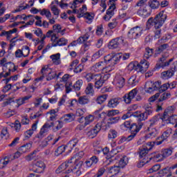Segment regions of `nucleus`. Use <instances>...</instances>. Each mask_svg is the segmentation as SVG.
<instances>
[{
  "instance_id": "1",
  "label": "nucleus",
  "mask_w": 177,
  "mask_h": 177,
  "mask_svg": "<svg viewBox=\"0 0 177 177\" xmlns=\"http://www.w3.org/2000/svg\"><path fill=\"white\" fill-rule=\"evenodd\" d=\"M167 20V15L164 14V11L160 12L155 17H150L147 21V26H154V39H160L161 38V27Z\"/></svg>"
},
{
  "instance_id": "2",
  "label": "nucleus",
  "mask_w": 177,
  "mask_h": 177,
  "mask_svg": "<svg viewBox=\"0 0 177 177\" xmlns=\"http://www.w3.org/2000/svg\"><path fill=\"white\" fill-rule=\"evenodd\" d=\"M153 108L151 106H148L145 107V111L144 112L136 111L132 113L133 117H136L140 120L139 122L142 121H146L149 118V115H151L153 113Z\"/></svg>"
},
{
  "instance_id": "3",
  "label": "nucleus",
  "mask_w": 177,
  "mask_h": 177,
  "mask_svg": "<svg viewBox=\"0 0 177 177\" xmlns=\"http://www.w3.org/2000/svg\"><path fill=\"white\" fill-rule=\"evenodd\" d=\"M52 127H55V122H52L49 123V122H46L40 129L39 133L36 135L35 139H38L39 142H41L48 135V132H49V129Z\"/></svg>"
},
{
  "instance_id": "4",
  "label": "nucleus",
  "mask_w": 177,
  "mask_h": 177,
  "mask_svg": "<svg viewBox=\"0 0 177 177\" xmlns=\"http://www.w3.org/2000/svg\"><path fill=\"white\" fill-rule=\"evenodd\" d=\"M77 143H78V139L74 138L73 140L70 141L68 145L66 146L61 145L58 147L55 151V156H56V157H59L60 154H63V153L66 151V149H67L68 147H70V149H73V147H75V146L77 145Z\"/></svg>"
},
{
  "instance_id": "5",
  "label": "nucleus",
  "mask_w": 177,
  "mask_h": 177,
  "mask_svg": "<svg viewBox=\"0 0 177 177\" xmlns=\"http://www.w3.org/2000/svg\"><path fill=\"white\" fill-rule=\"evenodd\" d=\"M143 127V122L132 123L131 127V135L127 137V142H131L138 135L139 131Z\"/></svg>"
},
{
  "instance_id": "6",
  "label": "nucleus",
  "mask_w": 177,
  "mask_h": 177,
  "mask_svg": "<svg viewBox=\"0 0 177 177\" xmlns=\"http://www.w3.org/2000/svg\"><path fill=\"white\" fill-rule=\"evenodd\" d=\"M142 34H143V28L140 26H136L128 32V38L129 39H138L142 37Z\"/></svg>"
},
{
  "instance_id": "7",
  "label": "nucleus",
  "mask_w": 177,
  "mask_h": 177,
  "mask_svg": "<svg viewBox=\"0 0 177 177\" xmlns=\"http://www.w3.org/2000/svg\"><path fill=\"white\" fill-rule=\"evenodd\" d=\"M172 133V129H169L163 132L161 137H158L156 140L153 142V145L156 146H160V145H162V142L167 140L171 134Z\"/></svg>"
},
{
  "instance_id": "8",
  "label": "nucleus",
  "mask_w": 177,
  "mask_h": 177,
  "mask_svg": "<svg viewBox=\"0 0 177 177\" xmlns=\"http://www.w3.org/2000/svg\"><path fill=\"white\" fill-rule=\"evenodd\" d=\"M51 41H53V46H66L68 44V41L66 38L62 37L59 39L56 35L52 37Z\"/></svg>"
},
{
  "instance_id": "9",
  "label": "nucleus",
  "mask_w": 177,
  "mask_h": 177,
  "mask_svg": "<svg viewBox=\"0 0 177 177\" xmlns=\"http://www.w3.org/2000/svg\"><path fill=\"white\" fill-rule=\"evenodd\" d=\"M175 111V106H168L164 111L163 114H161L162 121L165 122V121H168L169 118L174 115V112Z\"/></svg>"
},
{
  "instance_id": "10",
  "label": "nucleus",
  "mask_w": 177,
  "mask_h": 177,
  "mask_svg": "<svg viewBox=\"0 0 177 177\" xmlns=\"http://www.w3.org/2000/svg\"><path fill=\"white\" fill-rule=\"evenodd\" d=\"M97 76H99V79L95 82V88L99 89V88H102V86H103V84L110 78V74H97Z\"/></svg>"
},
{
  "instance_id": "11",
  "label": "nucleus",
  "mask_w": 177,
  "mask_h": 177,
  "mask_svg": "<svg viewBox=\"0 0 177 177\" xmlns=\"http://www.w3.org/2000/svg\"><path fill=\"white\" fill-rule=\"evenodd\" d=\"M46 168V165H45V163L42 160H38L33 165V171L37 174H42Z\"/></svg>"
},
{
  "instance_id": "12",
  "label": "nucleus",
  "mask_w": 177,
  "mask_h": 177,
  "mask_svg": "<svg viewBox=\"0 0 177 177\" xmlns=\"http://www.w3.org/2000/svg\"><path fill=\"white\" fill-rule=\"evenodd\" d=\"M124 43V39L122 37H117L111 40L109 44V49H117L120 48L121 44Z\"/></svg>"
},
{
  "instance_id": "13",
  "label": "nucleus",
  "mask_w": 177,
  "mask_h": 177,
  "mask_svg": "<svg viewBox=\"0 0 177 177\" xmlns=\"http://www.w3.org/2000/svg\"><path fill=\"white\" fill-rule=\"evenodd\" d=\"M176 71V66H174L170 68L167 71H165L161 73L160 77L162 80H169V78H172L173 75H175V72Z\"/></svg>"
},
{
  "instance_id": "14",
  "label": "nucleus",
  "mask_w": 177,
  "mask_h": 177,
  "mask_svg": "<svg viewBox=\"0 0 177 177\" xmlns=\"http://www.w3.org/2000/svg\"><path fill=\"white\" fill-rule=\"evenodd\" d=\"M136 95H138V89L134 88L131 90L129 93L123 96L124 102L127 103V104H129V103L132 102V99H134Z\"/></svg>"
},
{
  "instance_id": "15",
  "label": "nucleus",
  "mask_w": 177,
  "mask_h": 177,
  "mask_svg": "<svg viewBox=\"0 0 177 177\" xmlns=\"http://www.w3.org/2000/svg\"><path fill=\"white\" fill-rule=\"evenodd\" d=\"M89 39V35L86 33L84 35L79 37L77 40L78 44H84V51L86 52L89 48V43H86V41Z\"/></svg>"
},
{
  "instance_id": "16",
  "label": "nucleus",
  "mask_w": 177,
  "mask_h": 177,
  "mask_svg": "<svg viewBox=\"0 0 177 177\" xmlns=\"http://www.w3.org/2000/svg\"><path fill=\"white\" fill-rule=\"evenodd\" d=\"M164 67H168V63L167 62V57L162 55L157 62L155 68L158 70L159 68H164Z\"/></svg>"
},
{
  "instance_id": "17",
  "label": "nucleus",
  "mask_w": 177,
  "mask_h": 177,
  "mask_svg": "<svg viewBox=\"0 0 177 177\" xmlns=\"http://www.w3.org/2000/svg\"><path fill=\"white\" fill-rule=\"evenodd\" d=\"M137 14L143 19H146V17H149L151 15V10H148L147 7H145L144 8H140L137 11Z\"/></svg>"
},
{
  "instance_id": "18",
  "label": "nucleus",
  "mask_w": 177,
  "mask_h": 177,
  "mask_svg": "<svg viewBox=\"0 0 177 177\" xmlns=\"http://www.w3.org/2000/svg\"><path fill=\"white\" fill-rule=\"evenodd\" d=\"M121 102V98L120 97H114L111 98L107 104V107H109V109H115L117 106L120 104Z\"/></svg>"
},
{
  "instance_id": "19",
  "label": "nucleus",
  "mask_w": 177,
  "mask_h": 177,
  "mask_svg": "<svg viewBox=\"0 0 177 177\" xmlns=\"http://www.w3.org/2000/svg\"><path fill=\"white\" fill-rule=\"evenodd\" d=\"M50 71V68H49V66H48V65L44 66L41 70V74H42V75L40 77L36 78L35 81H36L37 82L42 81V80L45 78V75H48V74Z\"/></svg>"
},
{
  "instance_id": "20",
  "label": "nucleus",
  "mask_w": 177,
  "mask_h": 177,
  "mask_svg": "<svg viewBox=\"0 0 177 177\" xmlns=\"http://www.w3.org/2000/svg\"><path fill=\"white\" fill-rule=\"evenodd\" d=\"M38 122H39V120H36L35 123L32 124L31 129L25 132L24 135L26 138H28V139L29 138H31V136H32L34 131H37V126L38 125Z\"/></svg>"
},
{
  "instance_id": "21",
  "label": "nucleus",
  "mask_w": 177,
  "mask_h": 177,
  "mask_svg": "<svg viewBox=\"0 0 177 177\" xmlns=\"http://www.w3.org/2000/svg\"><path fill=\"white\" fill-rule=\"evenodd\" d=\"M114 82L118 88H123L125 85V79L120 75L115 76Z\"/></svg>"
},
{
  "instance_id": "22",
  "label": "nucleus",
  "mask_w": 177,
  "mask_h": 177,
  "mask_svg": "<svg viewBox=\"0 0 177 177\" xmlns=\"http://www.w3.org/2000/svg\"><path fill=\"white\" fill-rule=\"evenodd\" d=\"M169 48V44L162 43L158 46V48L155 50V55H161V53L165 52Z\"/></svg>"
},
{
  "instance_id": "23",
  "label": "nucleus",
  "mask_w": 177,
  "mask_h": 177,
  "mask_svg": "<svg viewBox=\"0 0 177 177\" xmlns=\"http://www.w3.org/2000/svg\"><path fill=\"white\" fill-rule=\"evenodd\" d=\"M140 160H143V158H147V161H150V155L149 154V149H142L139 151Z\"/></svg>"
},
{
  "instance_id": "24",
  "label": "nucleus",
  "mask_w": 177,
  "mask_h": 177,
  "mask_svg": "<svg viewBox=\"0 0 177 177\" xmlns=\"http://www.w3.org/2000/svg\"><path fill=\"white\" fill-rule=\"evenodd\" d=\"M160 120H162V117L161 116V113H158L153 116L151 120H149V127L151 128L154 127L160 121Z\"/></svg>"
},
{
  "instance_id": "25",
  "label": "nucleus",
  "mask_w": 177,
  "mask_h": 177,
  "mask_svg": "<svg viewBox=\"0 0 177 177\" xmlns=\"http://www.w3.org/2000/svg\"><path fill=\"white\" fill-rule=\"evenodd\" d=\"M85 78L88 82L93 81L95 83L98 81L99 76H97V74L88 73L86 75Z\"/></svg>"
},
{
  "instance_id": "26",
  "label": "nucleus",
  "mask_w": 177,
  "mask_h": 177,
  "mask_svg": "<svg viewBox=\"0 0 177 177\" xmlns=\"http://www.w3.org/2000/svg\"><path fill=\"white\" fill-rule=\"evenodd\" d=\"M74 120H75V115L73 113L64 115V122H66V124L73 122Z\"/></svg>"
},
{
  "instance_id": "27",
  "label": "nucleus",
  "mask_w": 177,
  "mask_h": 177,
  "mask_svg": "<svg viewBox=\"0 0 177 177\" xmlns=\"http://www.w3.org/2000/svg\"><path fill=\"white\" fill-rule=\"evenodd\" d=\"M32 146V142L26 143V145H22L19 149L21 154H23L24 153H27V151H28V150L31 149Z\"/></svg>"
},
{
  "instance_id": "28",
  "label": "nucleus",
  "mask_w": 177,
  "mask_h": 177,
  "mask_svg": "<svg viewBox=\"0 0 177 177\" xmlns=\"http://www.w3.org/2000/svg\"><path fill=\"white\" fill-rule=\"evenodd\" d=\"M153 160V161H162L164 158H162V153H151V157H149V161Z\"/></svg>"
},
{
  "instance_id": "29",
  "label": "nucleus",
  "mask_w": 177,
  "mask_h": 177,
  "mask_svg": "<svg viewBox=\"0 0 177 177\" xmlns=\"http://www.w3.org/2000/svg\"><path fill=\"white\" fill-rule=\"evenodd\" d=\"M144 89L147 93H151V92H154L153 82H147L145 83Z\"/></svg>"
},
{
  "instance_id": "30",
  "label": "nucleus",
  "mask_w": 177,
  "mask_h": 177,
  "mask_svg": "<svg viewBox=\"0 0 177 177\" xmlns=\"http://www.w3.org/2000/svg\"><path fill=\"white\" fill-rule=\"evenodd\" d=\"M54 64L59 66L62 62H60V53L54 54L50 56Z\"/></svg>"
},
{
  "instance_id": "31",
  "label": "nucleus",
  "mask_w": 177,
  "mask_h": 177,
  "mask_svg": "<svg viewBox=\"0 0 177 177\" xmlns=\"http://www.w3.org/2000/svg\"><path fill=\"white\" fill-rule=\"evenodd\" d=\"M158 174L160 177L165 176V175H167V176H171L172 175V173L171 172V171H169V168L168 167H165L161 169L160 171L158 172Z\"/></svg>"
},
{
  "instance_id": "32",
  "label": "nucleus",
  "mask_w": 177,
  "mask_h": 177,
  "mask_svg": "<svg viewBox=\"0 0 177 177\" xmlns=\"http://www.w3.org/2000/svg\"><path fill=\"white\" fill-rule=\"evenodd\" d=\"M86 95H89V96H93L95 95V91L93 90V84L92 83H89L86 89H85Z\"/></svg>"
},
{
  "instance_id": "33",
  "label": "nucleus",
  "mask_w": 177,
  "mask_h": 177,
  "mask_svg": "<svg viewBox=\"0 0 177 177\" xmlns=\"http://www.w3.org/2000/svg\"><path fill=\"white\" fill-rule=\"evenodd\" d=\"M104 64H106L109 66H113V54H108L107 55L104 57Z\"/></svg>"
},
{
  "instance_id": "34",
  "label": "nucleus",
  "mask_w": 177,
  "mask_h": 177,
  "mask_svg": "<svg viewBox=\"0 0 177 177\" xmlns=\"http://www.w3.org/2000/svg\"><path fill=\"white\" fill-rule=\"evenodd\" d=\"M129 68L132 71V70H135L137 73H140V64L136 62V63H130L129 64Z\"/></svg>"
},
{
  "instance_id": "35",
  "label": "nucleus",
  "mask_w": 177,
  "mask_h": 177,
  "mask_svg": "<svg viewBox=\"0 0 177 177\" xmlns=\"http://www.w3.org/2000/svg\"><path fill=\"white\" fill-rule=\"evenodd\" d=\"M174 150V148H167L165 149H162L161 153L162 157L163 158H167V157H169L172 154V151Z\"/></svg>"
},
{
  "instance_id": "36",
  "label": "nucleus",
  "mask_w": 177,
  "mask_h": 177,
  "mask_svg": "<svg viewBox=\"0 0 177 177\" xmlns=\"http://www.w3.org/2000/svg\"><path fill=\"white\" fill-rule=\"evenodd\" d=\"M148 5L151 9H158L160 7V1L158 0H150L148 2Z\"/></svg>"
},
{
  "instance_id": "37",
  "label": "nucleus",
  "mask_w": 177,
  "mask_h": 177,
  "mask_svg": "<svg viewBox=\"0 0 177 177\" xmlns=\"http://www.w3.org/2000/svg\"><path fill=\"white\" fill-rule=\"evenodd\" d=\"M107 97H109V95L107 94H102L100 96H98L96 99V102L98 104H103V102L105 101V100H107Z\"/></svg>"
},
{
  "instance_id": "38",
  "label": "nucleus",
  "mask_w": 177,
  "mask_h": 177,
  "mask_svg": "<svg viewBox=\"0 0 177 177\" xmlns=\"http://www.w3.org/2000/svg\"><path fill=\"white\" fill-rule=\"evenodd\" d=\"M153 53H154V49L153 48H146L145 53L144 54V59H150L151 56H153Z\"/></svg>"
},
{
  "instance_id": "39",
  "label": "nucleus",
  "mask_w": 177,
  "mask_h": 177,
  "mask_svg": "<svg viewBox=\"0 0 177 177\" xmlns=\"http://www.w3.org/2000/svg\"><path fill=\"white\" fill-rule=\"evenodd\" d=\"M84 127H86L87 125H89V124L95 121V116L92 115H88L86 117H84Z\"/></svg>"
},
{
  "instance_id": "40",
  "label": "nucleus",
  "mask_w": 177,
  "mask_h": 177,
  "mask_svg": "<svg viewBox=\"0 0 177 177\" xmlns=\"http://www.w3.org/2000/svg\"><path fill=\"white\" fill-rule=\"evenodd\" d=\"M89 102H90L89 98H88L86 95L81 96L78 99L79 104H82V105L88 104Z\"/></svg>"
},
{
  "instance_id": "41",
  "label": "nucleus",
  "mask_w": 177,
  "mask_h": 177,
  "mask_svg": "<svg viewBox=\"0 0 177 177\" xmlns=\"http://www.w3.org/2000/svg\"><path fill=\"white\" fill-rule=\"evenodd\" d=\"M84 155H85V153H84V151H82L77 153L76 154H75L73 156L75 158V164L76 167H78V163L80 162H78V160H80V158H82V157H84Z\"/></svg>"
},
{
  "instance_id": "42",
  "label": "nucleus",
  "mask_w": 177,
  "mask_h": 177,
  "mask_svg": "<svg viewBox=\"0 0 177 177\" xmlns=\"http://www.w3.org/2000/svg\"><path fill=\"white\" fill-rule=\"evenodd\" d=\"M121 120L120 116L117 117H111L108 119V124L113 125V124H117Z\"/></svg>"
},
{
  "instance_id": "43",
  "label": "nucleus",
  "mask_w": 177,
  "mask_h": 177,
  "mask_svg": "<svg viewBox=\"0 0 177 177\" xmlns=\"http://www.w3.org/2000/svg\"><path fill=\"white\" fill-rule=\"evenodd\" d=\"M55 124L57 126L53 128V132H57V131H60L63 128V122L62 120H57Z\"/></svg>"
},
{
  "instance_id": "44",
  "label": "nucleus",
  "mask_w": 177,
  "mask_h": 177,
  "mask_svg": "<svg viewBox=\"0 0 177 177\" xmlns=\"http://www.w3.org/2000/svg\"><path fill=\"white\" fill-rule=\"evenodd\" d=\"M68 168V165L67 163H62L60 166L58 167V168L55 170L56 174H61L64 171L65 169H67Z\"/></svg>"
},
{
  "instance_id": "45",
  "label": "nucleus",
  "mask_w": 177,
  "mask_h": 177,
  "mask_svg": "<svg viewBox=\"0 0 177 177\" xmlns=\"http://www.w3.org/2000/svg\"><path fill=\"white\" fill-rule=\"evenodd\" d=\"M118 172H120V167L118 166L111 167L109 170V173L111 174L112 176L117 175Z\"/></svg>"
},
{
  "instance_id": "46",
  "label": "nucleus",
  "mask_w": 177,
  "mask_h": 177,
  "mask_svg": "<svg viewBox=\"0 0 177 177\" xmlns=\"http://www.w3.org/2000/svg\"><path fill=\"white\" fill-rule=\"evenodd\" d=\"M12 128H14L16 132H20V129H21V123L20 121L16 120L14 124H12Z\"/></svg>"
},
{
  "instance_id": "47",
  "label": "nucleus",
  "mask_w": 177,
  "mask_h": 177,
  "mask_svg": "<svg viewBox=\"0 0 177 177\" xmlns=\"http://www.w3.org/2000/svg\"><path fill=\"white\" fill-rule=\"evenodd\" d=\"M77 164V166L79 165V167L76 171H75V169H73V173L75 174L76 175V176H80L82 174L81 169H80V168H81V167H82V164H84V162L79 161V162Z\"/></svg>"
},
{
  "instance_id": "48",
  "label": "nucleus",
  "mask_w": 177,
  "mask_h": 177,
  "mask_svg": "<svg viewBox=\"0 0 177 177\" xmlns=\"http://www.w3.org/2000/svg\"><path fill=\"white\" fill-rule=\"evenodd\" d=\"M82 80H77L75 84L72 86L73 89H74V91H80L81 89V86H82Z\"/></svg>"
},
{
  "instance_id": "49",
  "label": "nucleus",
  "mask_w": 177,
  "mask_h": 177,
  "mask_svg": "<svg viewBox=\"0 0 177 177\" xmlns=\"http://www.w3.org/2000/svg\"><path fill=\"white\" fill-rule=\"evenodd\" d=\"M121 59V55L120 54H112V65L114 66L117 64V62H120Z\"/></svg>"
},
{
  "instance_id": "50",
  "label": "nucleus",
  "mask_w": 177,
  "mask_h": 177,
  "mask_svg": "<svg viewBox=\"0 0 177 177\" xmlns=\"http://www.w3.org/2000/svg\"><path fill=\"white\" fill-rule=\"evenodd\" d=\"M169 97H171L170 93H164L160 95L158 102H164V100H168Z\"/></svg>"
},
{
  "instance_id": "51",
  "label": "nucleus",
  "mask_w": 177,
  "mask_h": 177,
  "mask_svg": "<svg viewBox=\"0 0 177 177\" xmlns=\"http://www.w3.org/2000/svg\"><path fill=\"white\" fill-rule=\"evenodd\" d=\"M104 172H106V168L104 167H100L98 169L96 174H95L93 177H101L104 175Z\"/></svg>"
},
{
  "instance_id": "52",
  "label": "nucleus",
  "mask_w": 177,
  "mask_h": 177,
  "mask_svg": "<svg viewBox=\"0 0 177 177\" xmlns=\"http://www.w3.org/2000/svg\"><path fill=\"white\" fill-rule=\"evenodd\" d=\"M56 72L50 71L46 76V81H52V80H55V78H56Z\"/></svg>"
},
{
  "instance_id": "53",
  "label": "nucleus",
  "mask_w": 177,
  "mask_h": 177,
  "mask_svg": "<svg viewBox=\"0 0 177 177\" xmlns=\"http://www.w3.org/2000/svg\"><path fill=\"white\" fill-rule=\"evenodd\" d=\"M117 114H120V111L117 109L109 110L106 113V117H114V115H117Z\"/></svg>"
},
{
  "instance_id": "54",
  "label": "nucleus",
  "mask_w": 177,
  "mask_h": 177,
  "mask_svg": "<svg viewBox=\"0 0 177 177\" xmlns=\"http://www.w3.org/2000/svg\"><path fill=\"white\" fill-rule=\"evenodd\" d=\"M168 39H171V35L169 33L165 35L160 39L158 40L159 44H165Z\"/></svg>"
},
{
  "instance_id": "55",
  "label": "nucleus",
  "mask_w": 177,
  "mask_h": 177,
  "mask_svg": "<svg viewBox=\"0 0 177 177\" xmlns=\"http://www.w3.org/2000/svg\"><path fill=\"white\" fill-rule=\"evenodd\" d=\"M9 160L8 158H4L3 159L0 160V169L5 168L8 164H9Z\"/></svg>"
},
{
  "instance_id": "56",
  "label": "nucleus",
  "mask_w": 177,
  "mask_h": 177,
  "mask_svg": "<svg viewBox=\"0 0 177 177\" xmlns=\"http://www.w3.org/2000/svg\"><path fill=\"white\" fill-rule=\"evenodd\" d=\"M100 124V127H101V129H103L104 131H106V129H109L110 128V124L108 123H106L104 120H102L101 122H98Z\"/></svg>"
},
{
  "instance_id": "57",
  "label": "nucleus",
  "mask_w": 177,
  "mask_h": 177,
  "mask_svg": "<svg viewBox=\"0 0 177 177\" xmlns=\"http://www.w3.org/2000/svg\"><path fill=\"white\" fill-rule=\"evenodd\" d=\"M117 135H118V133L115 130L111 129L109 131L108 138L109 139H115V138H117Z\"/></svg>"
},
{
  "instance_id": "58",
  "label": "nucleus",
  "mask_w": 177,
  "mask_h": 177,
  "mask_svg": "<svg viewBox=\"0 0 177 177\" xmlns=\"http://www.w3.org/2000/svg\"><path fill=\"white\" fill-rule=\"evenodd\" d=\"M152 86L153 87L154 91H159L161 92V82H155L154 83L152 82Z\"/></svg>"
},
{
  "instance_id": "59",
  "label": "nucleus",
  "mask_w": 177,
  "mask_h": 177,
  "mask_svg": "<svg viewBox=\"0 0 177 177\" xmlns=\"http://www.w3.org/2000/svg\"><path fill=\"white\" fill-rule=\"evenodd\" d=\"M167 124H177V115H172L167 121H165Z\"/></svg>"
},
{
  "instance_id": "60",
  "label": "nucleus",
  "mask_w": 177,
  "mask_h": 177,
  "mask_svg": "<svg viewBox=\"0 0 177 177\" xmlns=\"http://www.w3.org/2000/svg\"><path fill=\"white\" fill-rule=\"evenodd\" d=\"M106 64H105L104 62H100L95 64V67L101 71V70H104V68H106Z\"/></svg>"
},
{
  "instance_id": "61",
  "label": "nucleus",
  "mask_w": 177,
  "mask_h": 177,
  "mask_svg": "<svg viewBox=\"0 0 177 177\" xmlns=\"http://www.w3.org/2000/svg\"><path fill=\"white\" fill-rule=\"evenodd\" d=\"M97 132L95 131V129H91L87 133V136L90 138V139H93V138H95V136H97Z\"/></svg>"
},
{
  "instance_id": "62",
  "label": "nucleus",
  "mask_w": 177,
  "mask_h": 177,
  "mask_svg": "<svg viewBox=\"0 0 177 177\" xmlns=\"http://www.w3.org/2000/svg\"><path fill=\"white\" fill-rule=\"evenodd\" d=\"M138 80H136V77L135 76H131L129 79V85H131V86H136V85L138 84Z\"/></svg>"
},
{
  "instance_id": "63",
  "label": "nucleus",
  "mask_w": 177,
  "mask_h": 177,
  "mask_svg": "<svg viewBox=\"0 0 177 177\" xmlns=\"http://www.w3.org/2000/svg\"><path fill=\"white\" fill-rule=\"evenodd\" d=\"M157 135H158V131H157L155 129H153L151 132H150L147 135V138L153 139V138H156Z\"/></svg>"
},
{
  "instance_id": "64",
  "label": "nucleus",
  "mask_w": 177,
  "mask_h": 177,
  "mask_svg": "<svg viewBox=\"0 0 177 177\" xmlns=\"http://www.w3.org/2000/svg\"><path fill=\"white\" fill-rule=\"evenodd\" d=\"M149 160H147V158H145L142 159H140V162L138 163L137 167L138 168H142L145 165V164H147Z\"/></svg>"
}]
</instances>
